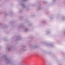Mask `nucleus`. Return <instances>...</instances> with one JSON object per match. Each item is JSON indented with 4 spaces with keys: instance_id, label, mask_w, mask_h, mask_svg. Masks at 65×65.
<instances>
[{
    "instance_id": "obj_1",
    "label": "nucleus",
    "mask_w": 65,
    "mask_h": 65,
    "mask_svg": "<svg viewBox=\"0 0 65 65\" xmlns=\"http://www.w3.org/2000/svg\"><path fill=\"white\" fill-rule=\"evenodd\" d=\"M64 34H65V33H64Z\"/></svg>"
}]
</instances>
